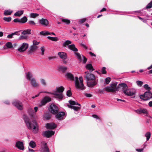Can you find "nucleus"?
Segmentation results:
<instances>
[{"label": "nucleus", "mask_w": 152, "mask_h": 152, "mask_svg": "<svg viewBox=\"0 0 152 152\" xmlns=\"http://www.w3.org/2000/svg\"><path fill=\"white\" fill-rule=\"evenodd\" d=\"M86 68L89 70L90 72H92L94 70L91 64H87L86 66Z\"/></svg>", "instance_id": "nucleus-27"}, {"label": "nucleus", "mask_w": 152, "mask_h": 152, "mask_svg": "<svg viewBox=\"0 0 152 152\" xmlns=\"http://www.w3.org/2000/svg\"><path fill=\"white\" fill-rule=\"evenodd\" d=\"M13 21L14 22L17 23V22H19L20 23V19L18 18H16Z\"/></svg>", "instance_id": "nucleus-60"}, {"label": "nucleus", "mask_w": 152, "mask_h": 152, "mask_svg": "<svg viewBox=\"0 0 152 152\" xmlns=\"http://www.w3.org/2000/svg\"><path fill=\"white\" fill-rule=\"evenodd\" d=\"M32 77V75L29 72H28L26 75L27 78L31 80V78Z\"/></svg>", "instance_id": "nucleus-44"}, {"label": "nucleus", "mask_w": 152, "mask_h": 152, "mask_svg": "<svg viewBox=\"0 0 152 152\" xmlns=\"http://www.w3.org/2000/svg\"><path fill=\"white\" fill-rule=\"evenodd\" d=\"M41 50L42 51L41 54L42 55L44 54V52L45 50V48L44 46H42L40 48Z\"/></svg>", "instance_id": "nucleus-50"}, {"label": "nucleus", "mask_w": 152, "mask_h": 152, "mask_svg": "<svg viewBox=\"0 0 152 152\" xmlns=\"http://www.w3.org/2000/svg\"><path fill=\"white\" fill-rule=\"evenodd\" d=\"M118 89L119 90V88H121L123 92L128 88L127 85L124 83H120L118 86Z\"/></svg>", "instance_id": "nucleus-14"}, {"label": "nucleus", "mask_w": 152, "mask_h": 152, "mask_svg": "<svg viewBox=\"0 0 152 152\" xmlns=\"http://www.w3.org/2000/svg\"><path fill=\"white\" fill-rule=\"evenodd\" d=\"M31 29H27L26 30L23 31L22 33L24 35L26 34H31Z\"/></svg>", "instance_id": "nucleus-28"}, {"label": "nucleus", "mask_w": 152, "mask_h": 152, "mask_svg": "<svg viewBox=\"0 0 152 152\" xmlns=\"http://www.w3.org/2000/svg\"><path fill=\"white\" fill-rule=\"evenodd\" d=\"M12 104L20 110L23 109V105L22 103L18 100H15L12 103Z\"/></svg>", "instance_id": "nucleus-7"}, {"label": "nucleus", "mask_w": 152, "mask_h": 152, "mask_svg": "<svg viewBox=\"0 0 152 152\" xmlns=\"http://www.w3.org/2000/svg\"><path fill=\"white\" fill-rule=\"evenodd\" d=\"M83 63L84 64H85L87 61V59L86 58V57L84 56H83Z\"/></svg>", "instance_id": "nucleus-57"}, {"label": "nucleus", "mask_w": 152, "mask_h": 152, "mask_svg": "<svg viewBox=\"0 0 152 152\" xmlns=\"http://www.w3.org/2000/svg\"><path fill=\"white\" fill-rule=\"evenodd\" d=\"M47 31H42L40 32V34L41 35H45L46 34H45V32Z\"/></svg>", "instance_id": "nucleus-61"}, {"label": "nucleus", "mask_w": 152, "mask_h": 152, "mask_svg": "<svg viewBox=\"0 0 152 152\" xmlns=\"http://www.w3.org/2000/svg\"><path fill=\"white\" fill-rule=\"evenodd\" d=\"M143 148H142V149H139L137 148L136 149V150L139 152H141L143 151Z\"/></svg>", "instance_id": "nucleus-64"}, {"label": "nucleus", "mask_w": 152, "mask_h": 152, "mask_svg": "<svg viewBox=\"0 0 152 152\" xmlns=\"http://www.w3.org/2000/svg\"><path fill=\"white\" fill-rule=\"evenodd\" d=\"M66 95L69 97H70L72 95V93L70 90H68L66 92Z\"/></svg>", "instance_id": "nucleus-47"}, {"label": "nucleus", "mask_w": 152, "mask_h": 152, "mask_svg": "<svg viewBox=\"0 0 152 152\" xmlns=\"http://www.w3.org/2000/svg\"><path fill=\"white\" fill-rule=\"evenodd\" d=\"M60 57L63 60H65L67 58V54L62 52H59L58 54Z\"/></svg>", "instance_id": "nucleus-18"}, {"label": "nucleus", "mask_w": 152, "mask_h": 152, "mask_svg": "<svg viewBox=\"0 0 152 152\" xmlns=\"http://www.w3.org/2000/svg\"><path fill=\"white\" fill-rule=\"evenodd\" d=\"M39 22L43 26H47L49 24V22L48 20L46 19L42 18L39 20Z\"/></svg>", "instance_id": "nucleus-21"}, {"label": "nucleus", "mask_w": 152, "mask_h": 152, "mask_svg": "<svg viewBox=\"0 0 152 152\" xmlns=\"http://www.w3.org/2000/svg\"><path fill=\"white\" fill-rule=\"evenodd\" d=\"M12 11L8 10H5L4 12L5 15H10L11 14Z\"/></svg>", "instance_id": "nucleus-30"}, {"label": "nucleus", "mask_w": 152, "mask_h": 152, "mask_svg": "<svg viewBox=\"0 0 152 152\" xmlns=\"http://www.w3.org/2000/svg\"><path fill=\"white\" fill-rule=\"evenodd\" d=\"M66 76L68 79L71 80H74L73 75L70 73L67 72L66 75Z\"/></svg>", "instance_id": "nucleus-25"}, {"label": "nucleus", "mask_w": 152, "mask_h": 152, "mask_svg": "<svg viewBox=\"0 0 152 152\" xmlns=\"http://www.w3.org/2000/svg\"><path fill=\"white\" fill-rule=\"evenodd\" d=\"M104 91L108 92H112L113 93L115 92L116 91L115 90L112 88L110 87H107L104 88Z\"/></svg>", "instance_id": "nucleus-26"}, {"label": "nucleus", "mask_w": 152, "mask_h": 152, "mask_svg": "<svg viewBox=\"0 0 152 152\" xmlns=\"http://www.w3.org/2000/svg\"><path fill=\"white\" fill-rule=\"evenodd\" d=\"M28 47V45L26 43H23L22 46L18 49V50L20 52H24L26 50Z\"/></svg>", "instance_id": "nucleus-10"}, {"label": "nucleus", "mask_w": 152, "mask_h": 152, "mask_svg": "<svg viewBox=\"0 0 152 152\" xmlns=\"http://www.w3.org/2000/svg\"><path fill=\"white\" fill-rule=\"evenodd\" d=\"M80 107H76V106H74V107L73 109L76 111H77L78 110H80Z\"/></svg>", "instance_id": "nucleus-54"}, {"label": "nucleus", "mask_w": 152, "mask_h": 152, "mask_svg": "<svg viewBox=\"0 0 152 152\" xmlns=\"http://www.w3.org/2000/svg\"><path fill=\"white\" fill-rule=\"evenodd\" d=\"M111 80V79L109 77L106 78L105 80V83L107 84H108L109 83Z\"/></svg>", "instance_id": "nucleus-48"}, {"label": "nucleus", "mask_w": 152, "mask_h": 152, "mask_svg": "<svg viewBox=\"0 0 152 152\" xmlns=\"http://www.w3.org/2000/svg\"><path fill=\"white\" fill-rule=\"evenodd\" d=\"M137 84L139 86L141 87L143 84V82L141 81L137 80L136 82Z\"/></svg>", "instance_id": "nucleus-46"}, {"label": "nucleus", "mask_w": 152, "mask_h": 152, "mask_svg": "<svg viewBox=\"0 0 152 152\" xmlns=\"http://www.w3.org/2000/svg\"><path fill=\"white\" fill-rule=\"evenodd\" d=\"M47 38L53 41H57L58 40V38L57 37H52L50 36H48L47 37Z\"/></svg>", "instance_id": "nucleus-34"}, {"label": "nucleus", "mask_w": 152, "mask_h": 152, "mask_svg": "<svg viewBox=\"0 0 152 152\" xmlns=\"http://www.w3.org/2000/svg\"><path fill=\"white\" fill-rule=\"evenodd\" d=\"M31 84L33 87H37L39 86V84L37 83L36 80L34 78L31 80Z\"/></svg>", "instance_id": "nucleus-22"}, {"label": "nucleus", "mask_w": 152, "mask_h": 152, "mask_svg": "<svg viewBox=\"0 0 152 152\" xmlns=\"http://www.w3.org/2000/svg\"><path fill=\"white\" fill-rule=\"evenodd\" d=\"M140 97L144 101L149 100L152 98V93L150 91H147L144 94L140 95Z\"/></svg>", "instance_id": "nucleus-4"}, {"label": "nucleus", "mask_w": 152, "mask_h": 152, "mask_svg": "<svg viewBox=\"0 0 152 152\" xmlns=\"http://www.w3.org/2000/svg\"><path fill=\"white\" fill-rule=\"evenodd\" d=\"M3 19L4 20V21L7 22H9L11 20L12 18L11 17H9L8 18L4 17Z\"/></svg>", "instance_id": "nucleus-45"}, {"label": "nucleus", "mask_w": 152, "mask_h": 152, "mask_svg": "<svg viewBox=\"0 0 152 152\" xmlns=\"http://www.w3.org/2000/svg\"><path fill=\"white\" fill-rule=\"evenodd\" d=\"M151 134L149 132H148L145 134V136L146 137V140H148L151 137Z\"/></svg>", "instance_id": "nucleus-40"}, {"label": "nucleus", "mask_w": 152, "mask_h": 152, "mask_svg": "<svg viewBox=\"0 0 152 152\" xmlns=\"http://www.w3.org/2000/svg\"><path fill=\"white\" fill-rule=\"evenodd\" d=\"M33 44L34 45H37L39 44V42H38L35 40H34L33 41Z\"/></svg>", "instance_id": "nucleus-58"}, {"label": "nucleus", "mask_w": 152, "mask_h": 152, "mask_svg": "<svg viewBox=\"0 0 152 152\" xmlns=\"http://www.w3.org/2000/svg\"><path fill=\"white\" fill-rule=\"evenodd\" d=\"M68 48L74 52H76L78 51V49L75 47V45L74 44L69 45L68 46Z\"/></svg>", "instance_id": "nucleus-23"}, {"label": "nucleus", "mask_w": 152, "mask_h": 152, "mask_svg": "<svg viewBox=\"0 0 152 152\" xmlns=\"http://www.w3.org/2000/svg\"><path fill=\"white\" fill-rule=\"evenodd\" d=\"M50 111L53 114H57L59 112L58 107L54 104H51L50 106L49 109Z\"/></svg>", "instance_id": "nucleus-6"}, {"label": "nucleus", "mask_w": 152, "mask_h": 152, "mask_svg": "<svg viewBox=\"0 0 152 152\" xmlns=\"http://www.w3.org/2000/svg\"><path fill=\"white\" fill-rule=\"evenodd\" d=\"M135 112L139 114L143 113L147 114L148 111L146 109L140 108L135 110Z\"/></svg>", "instance_id": "nucleus-19"}, {"label": "nucleus", "mask_w": 152, "mask_h": 152, "mask_svg": "<svg viewBox=\"0 0 152 152\" xmlns=\"http://www.w3.org/2000/svg\"><path fill=\"white\" fill-rule=\"evenodd\" d=\"M86 96V97H91L92 96V95L89 94H88L87 93H85L84 94Z\"/></svg>", "instance_id": "nucleus-59"}, {"label": "nucleus", "mask_w": 152, "mask_h": 152, "mask_svg": "<svg viewBox=\"0 0 152 152\" xmlns=\"http://www.w3.org/2000/svg\"><path fill=\"white\" fill-rule=\"evenodd\" d=\"M72 43V42L69 40H66L64 42L63 44V45L64 47H66V45H68Z\"/></svg>", "instance_id": "nucleus-35"}, {"label": "nucleus", "mask_w": 152, "mask_h": 152, "mask_svg": "<svg viewBox=\"0 0 152 152\" xmlns=\"http://www.w3.org/2000/svg\"><path fill=\"white\" fill-rule=\"evenodd\" d=\"M152 7V1L149 3L145 7L147 9L151 8Z\"/></svg>", "instance_id": "nucleus-42"}, {"label": "nucleus", "mask_w": 152, "mask_h": 152, "mask_svg": "<svg viewBox=\"0 0 152 152\" xmlns=\"http://www.w3.org/2000/svg\"><path fill=\"white\" fill-rule=\"evenodd\" d=\"M23 118L27 128L31 130L34 133H37L39 131V126L36 121L34 120L31 121L29 118L25 115H23Z\"/></svg>", "instance_id": "nucleus-1"}, {"label": "nucleus", "mask_w": 152, "mask_h": 152, "mask_svg": "<svg viewBox=\"0 0 152 152\" xmlns=\"http://www.w3.org/2000/svg\"><path fill=\"white\" fill-rule=\"evenodd\" d=\"M40 82L41 84L44 86H47V83L45 80L43 79H40Z\"/></svg>", "instance_id": "nucleus-38"}, {"label": "nucleus", "mask_w": 152, "mask_h": 152, "mask_svg": "<svg viewBox=\"0 0 152 152\" xmlns=\"http://www.w3.org/2000/svg\"><path fill=\"white\" fill-rule=\"evenodd\" d=\"M75 55L78 60L80 61H81L82 58L80 54L79 53L76 52L75 53Z\"/></svg>", "instance_id": "nucleus-33"}, {"label": "nucleus", "mask_w": 152, "mask_h": 152, "mask_svg": "<svg viewBox=\"0 0 152 152\" xmlns=\"http://www.w3.org/2000/svg\"><path fill=\"white\" fill-rule=\"evenodd\" d=\"M64 88L63 86H61L60 87L56 88V90L54 91L55 93H58V94H62V93L64 91Z\"/></svg>", "instance_id": "nucleus-20"}, {"label": "nucleus", "mask_w": 152, "mask_h": 152, "mask_svg": "<svg viewBox=\"0 0 152 152\" xmlns=\"http://www.w3.org/2000/svg\"><path fill=\"white\" fill-rule=\"evenodd\" d=\"M41 152H49V149L47 145V143H45L41 146Z\"/></svg>", "instance_id": "nucleus-17"}, {"label": "nucleus", "mask_w": 152, "mask_h": 152, "mask_svg": "<svg viewBox=\"0 0 152 152\" xmlns=\"http://www.w3.org/2000/svg\"><path fill=\"white\" fill-rule=\"evenodd\" d=\"M45 34L46 35H51L52 34L54 36H56V34L53 32H49L48 31H46L45 32Z\"/></svg>", "instance_id": "nucleus-51"}, {"label": "nucleus", "mask_w": 152, "mask_h": 152, "mask_svg": "<svg viewBox=\"0 0 152 152\" xmlns=\"http://www.w3.org/2000/svg\"><path fill=\"white\" fill-rule=\"evenodd\" d=\"M70 104L71 105H76V102L73 100H69V101Z\"/></svg>", "instance_id": "nucleus-49"}, {"label": "nucleus", "mask_w": 152, "mask_h": 152, "mask_svg": "<svg viewBox=\"0 0 152 152\" xmlns=\"http://www.w3.org/2000/svg\"><path fill=\"white\" fill-rule=\"evenodd\" d=\"M54 132L53 131H43L42 133V135L43 136L49 138L51 137L54 134Z\"/></svg>", "instance_id": "nucleus-8"}, {"label": "nucleus", "mask_w": 152, "mask_h": 152, "mask_svg": "<svg viewBox=\"0 0 152 152\" xmlns=\"http://www.w3.org/2000/svg\"><path fill=\"white\" fill-rule=\"evenodd\" d=\"M51 100L50 97L48 96H45L41 101V104L42 105H45L47 102H50Z\"/></svg>", "instance_id": "nucleus-12"}, {"label": "nucleus", "mask_w": 152, "mask_h": 152, "mask_svg": "<svg viewBox=\"0 0 152 152\" xmlns=\"http://www.w3.org/2000/svg\"><path fill=\"white\" fill-rule=\"evenodd\" d=\"M57 127L56 125L54 123H47L46 126V127L47 129H54Z\"/></svg>", "instance_id": "nucleus-15"}, {"label": "nucleus", "mask_w": 152, "mask_h": 152, "mask_svg": "<svg viewBox=\"0 0 152 152\" xmlns=\"http://www.w3.org/2000/svg\"><path fill=\"white\" fill-rule=\"evenodd\" d=\"M13 36L12 33L9 34L7 36V37L9 38H12L13 37Z\"/></svg>", "instance_id": "nucleus-62"}, {"label": "nucleus", "mask_w": 152, "mask_h": 152, "mask_svg": "<svg viewBox=\"0 0 152 152\" xmlns=\"http://www.w3.org/2000/svg\"><path fill=\"white\" fill-rule=\"evenodd\" d=\"M44 92L46 93L50 94H51L54 95L55 96H54L55 98L60 100L62 99L64 97V95L62 94H58V93H55L54 92V91L52 93L47 91H45Z\"/></svg>", "instance_id": "nucleus-9"}, {"label": "nucleus", "mask_w": 152, "mask_h": 152, "mask_svg": "<svg viewBox=\"0 0 152 152\" xmlns=\"http://www.w3.org/2000/svg\"><path fill=\"white\" fill-rule=\"evenodd\" d=\"M117 83H114L110 84V87L115 90V91H119L118 86H117Z\"/></svg>", "instance_id": "nucleus-24"}, {"label": "nucleus", "mask_w": 152, "mask_h": 152, "mask_svg": "<svg viewBox=\"0 0 152 152\" xmlns=\"http://www.w3.org/2000/svg\"><path fill=\"white\" fill-rule=\"evenodd\" d=\"M86 20V18H83L79 20V22L80 23H82L85 22Z\"/></svg>", "instance_id": "nucleus-55"}, {"label": "nucleus", "mask_w": 152, "mask_h": 152, "mask_svg": "<svg viewBox=\"0 0 152 152\" xmlns=\"http://www.w3.org/2000/svg\"><path fill=\"white\" fill-rule=\"evenodd\" d=\"M144 88H145L146 90H147V91H150V90H151V88L150 87H149L148 85V84H145L144 86Z\"/></svg>", "instance_id": "nucleus-43"}, {"label": "nucleus", "mask_w": 152, "mask_h": 152, "mask_svg": "<svg viewBox=\"0 0 152 152\" xmlns=\"http://www.w3.org/2000/svg\"><path fill=\"white\" fill-rule=\"evenodd\" d=\"M106 68L104 67H103L102 69V73L103 74H106L107 72L106 70Z\"/></svg>", "instance_id": "nucleus-52"}, {"label": "nucleus", "mask_w": 152, "mask_h": 152, "mask_svg": "<svg viewBox=\"0 0 152 152\" xmlns=\"http://www.w3.org/2000/svg\"><path fill=\"white\" fill-rule=\"evenodd\" d=\"M27 20L28 19L27 17L26 16H24L20 19V23H25L27 21Z\"/></svg>", "instance_id": "nucleus-29"}, {"label": "nucleus", "mask_w": 152, "mask_h": 152, "mask_svg": "<svg viewBox=\"0 0 152 152\" xmlns=\"http://www.w3.org/2000/svg\"><path fill=\"white\" fill-rule=\"evenodd\" d=\"M61 21L68 25L70 23V21L69 20L64 18L61 20Z\"/></svg>", "instance_id": "nucleus-39"}, {"label": "nucleus", "mask_w": 152, "mask_h": 152, "mask_svg": "<svg viewBox=\"0 0 152 152\" xmlns=\"http://www.w3.org/2000/svg\"><path fill=\"white\" fill-rule=\"evenodd\" d=\"M23 10L18 11L15 13L14 15L15 16H20L23 14Z\"/></svg>", "instance_id": "nucleus-32"}, {"label": "nucleus", "mask_w": 152, "mask_h": 152, "mask_svg": "<svg viewBox=\"0 0 152 152\" xmlns=\"http://www.w3.org/2000/svg\"><path fill=\"white\" fill-rule=\"evenodd\" d=\"M67 69L66 67L64 66H60L59 67V70L63 72H65Z\"/></svg>", "instance_id": "nucleus-31"}, {"label": "nucleus", "mask_w": 152, "mask_h": 152, "mask_svg": "<svg viewBox=\"0 0 152 152\" xmlns=\"http://www.w3.org/2000/svg\"><path fill=\"white\" fill-rule=\"evenodd\" d=\"M38 48V47L36 45H33L31 46L29 48L28 52V54H30L34 52Z\"/></svg>", "instance_id": "nucleus-16"}, {"label": "nucleus", "mask_w": 152, "mask_h": 152, "mask_svg": "<svg viewBox=\"0 0 152 152\" xmlns=\"http://www.w3.org/2000/svg\"><path fill=\"white\" fill-rule=\"evenodd\" d=\"M75 78V85L76 88L77 89H79L81 90L84 89L85 88L83 84V77L82 76L79 77V80L80 81H79L77 77H76Z\"/></svg>", "instance_id": "nucleus-3"}, {"label": "nucleus", "mask_w": 152, "mask_h": 152, "mask_svg": "<svg viewBox=\"0 0 152 152\" xmlns=\"http://www.w3.org/2000/svg\"><path fill=\"white\" fill-rule=\"evenodd\" d=\"M123 93L126 95L130 96L135 95L136 93V91L134 89L128 88Z\"/></svg>", "instance_id": "nucleus-5"}, {"label": "nucleus", "mask_w": 152, "mask_h": 152, "mask_svg": "<svg viewBox=\"0 0 152 152\" xmlns=\"http://www.w3.org/2000/svg\"><path fill=\"white\" fill-rule=\"evenodd\" d=\"M29 145L32 148H34L36 147V144L34 142L31 141L30 142Z\"/></svg>", "instance_id": "nucleus-36"}, {"label": "nucleus", "mask_w": 152, "mask_h": 152, "mask_svg": "<svg viewBox=\"0 0 152 152\" xmlns=\"http://www.w3.org/2000/svg\"><path fill=\"white\" fill-rule=\"evenodd\" d=\"M27 36H25V35H22V36H21L20 37V39H27Z\"/></svg>", "instance_id": "nucleus-56"}, {"label": "nucleus", "mask_w": 152, "mask_h": 152, "mask_svg": "<svg viewBox=\"0 0 152 152\" xmlns=\"http://www.w3.org/2000/svg\"><path fill=\"white\" fill-rule=\"evenodd\" d=\"M28 23L31 25H35L36 24L33 21H28Z\"/></svg>", "instance_id": "nucleus-53"}, {"label": "nucleus", "mask_w": 152, "mask_h": 152, "mask_svg": "<svg viewBox=\"0 0 152 152\" xmlns=\"http://www.w3.org/2000/svg\"><path fill=\"white\" fill-rule=\"evenodd\" d=\"M84 78L87 80V85L88 87H93L97 83V81L96 80L95 76L92 74L87 73L84 76Z\"/></svg>", "instance_id": "nucleus-2"}, {"label": "nucleus", "mask_w": 152, "mask_h": 152, "mask_svg": "<svg viewBox=\"0 0 152 152\" xmlns=\"http://www.w3.org/2000/svg\"><path fill=\"white\" fill-rule=\"evenodd\" d=\"M16 147L20 150H23L24 149L23 142L19 141H17L15 145Z\"/></svg>", "instance_id": "nucleus-11"}, {"label": "nucleus", "mask_w": 152, "mask_h": 152, "mask_svg": "<svg viewBox=\"0 0 152 152\" xmlns=\"http://www.w3.org/2000/svg\"><path fill=\"white\" fill-rule=\"evenodd\" d=\"M56 115V118L58 120H61L63 118V117L65 113L64 112H61L58 113Z\"/></svg>", "instance_id": "nucleus-13"}, {"label": "nucleus", "mask_w": 152, "mask_h": 152, "mask_svg": "<svg viewBox=\"0 0 152 152\" xmlns=\"http://www.w3.org/2000/svg\"><path fill=\"white\" fill-rule=\"evenodd\" d=\"M39 14L36 13H31L30 14V16L33 18H35L39 16Z\"/></svg>", "instance_id": "nucleus-41"}, {"label": "nucleus", "mask_w": 152, "mask_h": 152, "mask_svg": "<svg viewBox=\"0 0 152 152\" xmlns=\"http://www.w3.org/2000/svg\"><path fill=\"white\" fill-rule=\"evenodd\" d=\"M6 46L8 48H10L13 47L12 43L10 42H8L5 44Z\"/></svg>", "instance_id": "nucleus-37"}, {"label": "nucleus", "mask_w": 152, "mask_h": 152, "mask_svg": "<svg viewBox=\"0 0 152 152\" xmlns=\"http://www.w3.org/2000/svg\"><path fill=\"white\" fill-rule=\"evenodd\" d=\"M80 45L83 47L84 48H85L86 49H88L87 47L84 44L82 43H81L80 44Z\"/></svg>", "instance_id": "nucleus-63"}]
</instances>
